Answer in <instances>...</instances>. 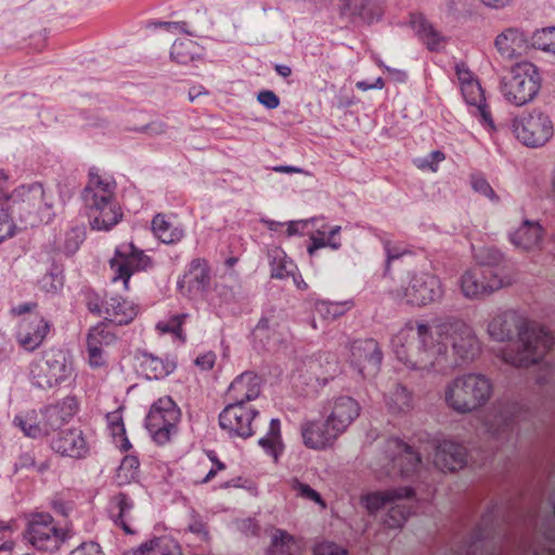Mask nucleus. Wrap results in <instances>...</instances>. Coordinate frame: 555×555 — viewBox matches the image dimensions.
I'll list each match as a JSON object with an SVG mask.
<instances>
[{"mask_svg":"<svg viewBox=\"0 0 555 555\" xmlns=\"http://www.w3.org/2000/svg\"><path fill=\"white\" fill-rule=\"evenodd\" d=\"M449 344L462 362L472 361L480 351L472 328L460 320L439 324H420L415 331L408 325L391 339L397 359L417 371H442Z\"/></svg>","mask_w":555,"mask_h":555,"instance_id":"1","label":"nucleus"},{"mask_svg":"<svg viewBox=\"0 0 555 555\" xmlns=\"http://www.w3.org/2000/svg\"><path fill=\"white\" fill-rule=\"evenodd\" d=\"M519 337L517 350L509 347L502 351L504 362L527 367L542 360L554 345L553 335L535 322H527L519 314H495L488 325L489 335L498 341Z\"/></svg>","mask_w":555,"mask_h":555,"instance_id":"2","label":"nucleus"},{"mask_svg":"<svg viewBox=\"0 0 555 555\" xmlns=\"http://www.w3.org/2000/svg\"><path fill=\"white\" fill-rule=\"evenodd\" d=\"M116 184L112 178L93 170L82 191V202L93 230L109 231L122 219V211L115 197Z\"/></svg>","mask_w":555,"mask_h":555,"instance_id":"3","label":"nucleus"},{"mask_svg":"<svg viewBox=\"0 0 555 555\" xmlns=\"http://www.w3.org/2000/svg\"><path fill=\"white\" fill-rule=\"evenodd\" d=\"M4 204L25 228L50 223L55 216L53 202L39 182L17 186L7 196Z\"/></svg>","mask_w":555,"mask_h":555,"instance_id":"4","label":"nucleus"},{"mask_svg":"<svg viewBox=\"0 0 555 555\" xmlns=\"http://www.w3.org/2000/svg\"><path fill=\"white\" fill-rule=\"evenodd\" d=\"M493 385L482 375L469 373L451 380L444 388V402L459 414L470 413L483 406L492 396Z\"/></svg>","mask_w":555,"mask_h":555,"instance_id":"5","label":"nucleus"},{"mask_svg":"<svg viewBox=\"0 0 555 555\" xmlns=\"http://www.w3.org/2000/svg\"><path fill=\"white\" fill-rule=\"evenodd\" d=\"M542 78L538 67L530 62H520L511 69V76L502 80L501 93L511 105L521 107L538 96Z\"/></svg>","mask_w":555,"mask_h":555,"instance_id":"6","label":"nucleus"},{"mask_svg":"<svg viewBox=\"0 0 555 555\" xmlns=\"http://www.w3.org/2000/svg\"><path fill=\"white\" fill-rule=\"evenodd\" d=\"M74 374L72 358L62 349L51 348L30 364V379L40 389H51L70 382Z\"/></svg>","mask_w":555,"mask_h":555,"instance_id":"7","label":"nucleus"},{"mask_svg":"<svg viewBox=\"0 0 555 555\" xmlns=\"http://www.w3.org/2000/svg\"><path fill=\"white\" fill-rule=\"evenodd\" d=\"M390 294L396 300L424 307L442 298L443 286L437 275L429 272H415L409 273L400 286L391 289Z\"/></svg>","mask_w":555,"mask_h":555,"instance_id":"8","label":"nucleus"},{"mask_svg":"<svg viewBox=\"0 0 555 555\" xmlns=\"http://www.w3.org/2000/svg\"><path fill=\"white\" fill-rule=\"evenodd\" d=\"M516 139L527 147L544 146L554 137L555 126L551 115L541 108H533L512 120Z\"/></svg>","mask_w":555,"mask_h":555,"instance_id":"9","label":"nucleus"},{"mask_svg":"<svg viewBox=\"0 0 555 555\" xmlns=\"http://www.w3.org/2000/svg\"><path fill=\"white\" fill-rule=\"evenodd\" d=\"M114 318H105L104 321L91 327L87 337V351L89 364L92 367H101L106 363V348L116 341L114 328L127 325L133 318L129 314H113Z\"/></svg>","mask_w":555,"mask_h":555,"instance_id":"10","label":"nucleus"},{"mask_svg":"<svg viewBox=\"0 0 555 555\" xmlns=\"http://www.w3.org/2000/svg\"><path fill=\"white\" fill-rule=\"evenodd\" d=\"M180 410L170 397L155 401L146 415L145 426L152 439L159 446L166 444L177 433Z\"/></svg>","mask_w":555,"mask_h":555,"instance_id":"11","label":"nucleus"},{"mask_svg":"<svg viewBox=\"0 0 555 555\" xmlns=\"http://www.w3.org/2000/svg\"><path fill=\"white\" fill-rule=\"evenodd\" d=\"M25 538L38 551L56 552L68 538L50 514H36L28 522Z\"/></svg>","mask_w":555,"mask_h":555,"instance_id":"12","label":"nucleus"},{"mask_svg":"<svg viewBox=\"0 0 555 555\" xmlns=\"http://www.w3.org/2000/svg\"><path fill=\"white\" fill-rule=\"evenodd\" d=\"M421 456L412 447L399 438L385 441L384 456L380 459V470L386 476H410L418 468Z\"/></svg>","mask_w":555,"mask_h":555,"instance_id":"13","label":"nucleus"},{"mask_svg":"<svg viewBox=\"0 0 555 555\" xmlns=\"http://www.w3.org/2000/svg\"><path fill=\"white\" fill-rule=\"evenodd\" d=\"M513 282L514 279L508 274L500 275L491 269L473 268L461 275L459 283L465 298L479 299Z\"/></svg>","mask_w":555,"mask_h":555,"instance_id":"14","label":"nucleus"},{"mask_svg":"<svg viewBox=\"0 0 555 555\" xmlns=\"http://www.w3.org/2000/svg\"><path fill=\"white\" fill-rule=\"evenodd\" d=\"M109 263L114 272L113 281H122L125 288H128L129 280L133 273L145 271L153 264L151 257L134 246L133 243L118 245Z\"/></svg>","mask_w":555,"mask_h":555,"instance_id":"15","label":"nucleus"},{"mask_svg":"<svg viewBox=\"0 0 555 555\" xmlns=\"http://www.w3.org/2000/svg\"><path fill=\"white\" fill-rule=\"evenodd\" d=\"M259 411L242 403H229L219 414L220 427L230 437L247 439L255 434Z\"/></svg>","mask_w":555,"mask_h":555,"instance_id":"16","label":"nucleus"},{"mask_svg":"<svg viewBox=\"0 0 555 555\" xmlns=\"http://www.w3.org/2000/svg\"><path fill=\"white\" fill-rule=\"evenodd\" d=\"M360 413L361 405L358 400L347 395L331 398L323 408V416L339 435L351 426Z\"/></svg>","mask_w":555,"mask_h":555,"instance_id":"17","label":"nucleus"},{"mask_svg":"<svg viewBox=\"0 0 555 555\" xmlns=\"http://www.w3.org/2000/svg\"><path fill=\"white\" fill-rule=\"evenodd\" d=\"M349 352L350 364L363 378L377 374L382 364L383 352L375 339L353 340L349 346Z\"/></svg>","mask_w":555,"mask_h":555,"instance_id":"18","label":"nucleus"},{"mask_svg":"<svg viewBox=\"0 0 555 555\" xmlns=\"http://www.w3.org/2000/svg\"><path fill=\"white\" fill-rule=\"evenodd\" d=\"M51 322L42 314H25L16 331L18 345L27 351H34L51 331Z\"/></svg>","mask_w":555,"mask_h":555,"instance_id":"19","label":"nucleus"},{"mask_svg":"<svg viewBox=\"0 0 555 555\" xmlns=\"http://www.w3.org/2000/svg\"><path fill=\"white\" fill-rule=\"evenodd\" d=\"M209 284L210 269L208 262L203 258L193 259L177 282L180 293L190 297L202 295Z\"/></svg>","mask_w":555,"mask_h":555,"instance_id":"20","label":"nucleus"},{"mask_svg":"<svg viewBox=\"0 0 555 555\" xmlns=\"http://www.w3.org/2000/svg\"><path fill=\"white\" fill-rule=\"evenodd\" d=\"M50 446L55 453L76 460L87 457L90 451L83 431L79 428L61 430L51 439Z\"/></svg>","mask_w":555,"mask_h":555,"instance_id":"21","label":"nucleus"},{"mask_svg":"<svg viewBox=\"0 0 555 555\" xmlns=\"http://www.w3.org/2000/svg\"><path fill=\"white\" fill-rule=\"evenodd\" d=\"M466 449L452 440H436L434 464L440 470L455 472L466 464Z\"/></svg>","mask_w":555,"mask_h":555,"instance_id":"22","label":"nucleus"},{"mask_svg":"<svg viewBox=\"0 0 555 555\" xmlns=\"http://www.w3.org/2000/svg\"><path fill=\"white\" fill-rule=\"evenodd\" d=\"M301 436L307 448L324 450L331 448L340 435L332 429L331 424L324 417L323 422L307 421L302 423Z\"/></svg>","mask_w":555,"mask_h":555,"instance_id":"23","label":"nucleus"},{"mask_svg":"<svg viewBox=\"0 0 555 555\" xmlns=\"http://www.w3.org/2000/svg\"><path fill=\"white\" fill-rule=\"evenodd\" d=\"M493 44L502 59L512 61L520 56L526 49L527 36L518 27H507L496 35Z\"/></svg>","mask_w":555,"mask_h":555,"instance_id":"24","label":"nucleus"},{"mask_svg":"<svg viewBox=\"0 0 555 555\" xmlns=\"http://www.w3.org/2000/svg\"><path fill=\"white\" fill-rule=\"evenodd\" d=\"M463 98L467 105L475 107L476 112L474 115L478 118L479 122L487 128L490 132L496 131V126L491 116V112L486 102L483 90L479 81L466 83L461 89Z\"/></svg>","mask_w":555,"mask_h":555,"instance_id":"25","label":"nucleus"},{"mask_svg":"<svg viewBox=\"0 0 555 555\" xmlns=\"http://www.w3.org/2000/svg\"><path fill=\"white\" fill-rule=\"evenodd\" d=\"M261 379L251 372H245L237 376L228 390L232 403L247 404L260 395Z\"/></svg>","mask_w":555,"mask_h":555,"instance_id":"26","label":"nucleus"},{"mask_svg":"<svg viewBox=\"0 0 555 555\" xmlns=\"http://www.w3.org/2000/svg\"><path fill=\"white\" fill-rule=\"evenodd\" d=\"M153 235L164 244L179 243L185 234L184 228L172 215L156 214L151 222Z\"/></svg>","mask_w":555,"mask_h":555,"instance_id":"27","label":"nucleus"},{"mask_svg":"<svg viewBox=\"0 0 555 555\" xmlns=\"http://www.w3.org/2000/svg\"><path fill=\"white\" fill-rule=\"evenodd\" d=\"M543 233V228L539 222L524 220L515 231L509 233V241L516 248L531 251L541 246Z\"/></svg>","mask_w":555,"mask_h":555,"instance_id":"28","label":"nucleus"},{"mask_svg":"<svg viewBox=\"0 0 555 555\" xmlns=\"http://www.w3.org/2000/svg\"><path fill=\"white\" fill-rule=\"evenodd\" d=\"M134 504L131 498L122 492L111 498L108 502V513L115 525L121 527L126 533H132V511Z\"/></svg>","mask_w":555,"mask_h":555,"instance_id":"29","label":"nucleus"},{"mask_svg":"<svg viewBox=\"0 0 555 555\" xmlns=\"http://www.w3.org/2000/svg\"><path fill=\"white\" fill-rule=\"evenodd\" d=\"M122 555H183L181 546L169 537H158L140 544Z\"/></svg>","mask_w":555,"mask_h":555,"instance_id":"30","label":"nucleus"},{"mask_svg":"<svg viewBox=\"0 0 555 555\" xmlns=\"http://www.w3.org/2000/svg\"><path fill=\"white\" fill-rule=\"evenodd\" d=\"M384 401L388 412L392 415L406 414L413 409L412 392L401 384H393L385 391Z\"/></svg>","mask_w":555,"mask_h":555,"instance_id":"31","label":"nucleus"},{"mask_svg":"<svg viewBox=\"0 0 555 555\" xmlns=\"http://www.w3.org/2000/svg\"><path fill=\"white\" fill-rule=\"evenodd\" d=\"M410 493L411 488L408 487L370 492L361 496V504L366 508V511L370 514H374L380 508L386 507L396 498L399 499L402 495H408Z\"/></svg>","mask_w":555,"mask_h":555,"instance_id":"32","label":"nucleus"},{"mask_svg":"<svg viewBox=\"0 0 555 555\" xmlns=\"http://www.w3.org/2000/svg\"><path fill=\"white\" fill-rule=\"evenodd\" d=\"M515 406L494 408L493 420L487 422L488 431L494 437H501L505 433L513 431L517 422L514 414Z\"/></svg>","mask_w":555,"mask_h":555,"instance_id":"33","label":"nucleus"},{"mask_svg":"<svg viewBox=\"0 0 555 555\" xmlns=\"http://www.w3.org/2000/svg\"><path fill=\"white\" fill-rule=\"evenodd\" d=\"M258 444L274 462H278L284 451V443L281 434V422L279 418H272L267 434L258 440Z\"/></svg>","mask_w":555,"mask_h":555,"instance_id":"34","label":"nucleus"},{"mask_svg":"<svg viewBox=\"0 0 555 555\" xmlns=\"http://www.w3.org/2000/svg\"><path fill=\"white\" fill-rule=\"evenodd\" d=\"M413 30L428 50L441 49L444 38L423 16H414L411 21Z\"/></svg>","mask_w":555,"mask_h":555,"instance_id":"35","label":"nucleus"},{"mask_svg":"<svg viewBox=\"0 0 555 555\" xmlns=\"http://www.w3.org/2000/svg\"><path fill=\"white\" fill-rule=\"evenodd\" d=\"M203 49L190 38L176 40L170 50V57L179 64H188L202 56Z\"/></svg>","mask_w":555,"mask_h":555,"instance_id":"36","label":"nucleus"},{"mask_svg":"<svg viewBox=\"0 0 555 555\" xmlns=\"http://www.w3.org/2000/svg\"><path fill=\"white\" fill-rule=\"evenodd\" d=\"M13 423L22 433L29 438L38 439L43 437L41 417L39 411L28 410L15 415Z\"/></svg>","mask_w":555,"mask_h":555,"instance_id":"37","label":"nucleus"},{"mask_svg":"<svg viewBox=\"0 0 555 555\" xmlns=\"http://www.w3.org/2000/svg\"><path fill=\"white\" fill-rule=\"evenodd\" d=\"M141 369L146 378L160 379L173 372L176 364L173 361L164 360L152 354H144L141 361Z\"/></svg>","mask_w":555,"mask_h":555,"instance_id":"38","label":"nucleus"},{"mask_svg":"<svg viewBox=\"0 0 555 555\" xmlns=\"http://www.w3.org/2000/svg\"><path fill=\"white\" fill-rule=\"evenodd\" d=\"M414 494V491L411 489V493L408 495H402L401 498H396L390 505V508L387 513V516L384 520L385 525L389 528H400L408 519V517L412 513V507L404 499H410Z\"/></svg>","mask_w":555,"mask_h":555,"instance_id":"39","label":"nucleus"},{"mask_svg":"<svg viewBox=\"0 0 555 555\" xmlns=\"http://www.w3.org/2000/svg\"><path fill=\"white\" fill-rule=\"evenodd\" d=\"M340 231V225H334L328 230L327 238H325L324 231L317 230V232L311 234L309 237L310 243L307 247L309 256H313L317 250L325 247H330L333 250H338L341 247V241L337 237Z\"/></svg>","mask_w":555,"mask_h":555,"instance_id":"40","label":"nucleus"},{"mask_svg":"<svg viewBox=\"0 0 555 555\" xmlns=\"http://www.w3.org/2000/svg\"><path fill=\"white\" fill-rule=\"evenodd\" d=\"M270 260L271 276L283 280L297 270L296 264L289 259L281 248H273L268 254Z\"/></svg>","mask_w":555,"mask_h":555,"instance_id":"41","label":"nucleus"},{"mask_svg":"<svg viewBox=\"0 0 555 555\" xmlns=\"http://www.w3.org/2000/svg\"><path fill=\"white\" fill-rule=\"evenodd\" d=\"M298 550V543L292 535L283 530H276L270 547V555H296Z\"/></svg>","mask_w":555,"mask_h":555,"instance_id":"42","label":"nucleus"},{"mask_svg":"<svg viewBox=\"0 0 555 555\" xmlns=\"http://www.w3.org/2000/svg\"><path fill=\"white\" fill-rule=\"evenodd\" d=\"M531 43L533 48L555 55V26L537 29Z\"/></svg>","mask_w":555,"mask_h":555,"instance_id":"43","label":"nucleus"},{"mask_svg":"<svg viewBox=\"0 0 555 555\" xmlns=\"http://www.w3.org/2000/svg\"><path fill=\"white\" fill-rule=\"evenodd\" d=\"M139 459L133 455H126L117 469L118 483H129L134 480L139 476Z\"/></svg>","mask_w":555,"mask_h":555,"instance_id":"44","label":"nucleus"},{"mask_svg":"<svg viewBox=\"0 0 555 555\" xmlns=\"http://www.w3.org/2000/svg\"><path fill=\"white\" fill-rule=\"evenodd\" d=\"M39 413L41 417L43 437L48 436L51 431L61 427L65 423L57 410V406H54V404L44 406L39 411Z\"/></svg>","mask_w":555,"mask_h":555,"instance_id":"45","label":"nucleus"},{"mask_svg":"<svg viewBox=\"0 0 555 555\" xmlns=\"http://www.w3.org/2000/svg\"><path fill=\"white\" fill-rule=\"evenodd\" d=\"M186 315L188 314H173L168 321L158 322L156 330L160 334H171L175 338L183 343L185 341V337L183 335L182 324Z\"/></svg>","mask_w":555,"mask_h":555,"instance_id":"46","label":"nucleus"},{"mask_svg":"<svg viewBox=\"0 0 555 555\" xmlns=\"http://www.w3.org/2000/svg\"><path fill=\"white\" fill-rule=\"evenodd\" d=\"M108 426L111 428L112 435L115 439H120V449L121 451H128L131 449V443L126 436V428L119 413L114 412L107 415Z\"/></svg>","mask_w":555,"mask_h":555,"instance_id":"47","label":"nucleus"},{"mask_svg":"<svg viewBox=\"0 0 555 555\" xmlns=\"http://www.w3.org/2000/svg\"><path fill=\"white\" fill-rule=\"evenodd\" d=\"M475 259L481 267L492 268L502 263L504 255L494 247H481L475 251Z\"/></svg>","mask_w":555,"mask_h":555,"instance_id":"48","label":"nucleus"},{"mask_svg":"<svg viewBox=\"0 0 555 555\" xmlns=\"http://www.w3.org/2000/svg\"><path fill=\"white\" fill-rule=\"evenodd\" d=\"M291 488L296 494L305 500L319 504L322 508H325L326 504L322 499L321 494L312 489L309 485L302 483L297 478L291 481Z\"/></svg>","mask_w":555,"mask_h":555,"instance_id":"49","label":"nucleus"},{"mask_svg":"<svg viewBox=\"0 0 555 555\" xmlns=\"http://www.w3.org/2000/svg\"><path fill=\"white\" fill-rule=\"evenodd\" d=\"M446 159V155L441 151H431L429 154L415 158L413 160L414 165L421 170H427L430 172H437L439 169L440 163Z\"/></svg>","mask_w":555,"mask_h":555,"instance_id":"50","label":"nucleus"},{"mask_svg":"<svg viewBox=\"0 0 555 555\" xmlns=\"http://www.w3.org/2000/svg\"><path fill=\"white\" fill-rule=\"evenodd\" d=\"M39 286L47 293H57L64 286V275L62 270L55 269L54 271L44 274L40 281Z\"/></svg>","mask_w":555,"mask_h":555,"instance_id":"51","label":"nucleus"},{"mask_svg":"<svg viewBox=\"0 0 555 555\" xmlns=\"http://www.w3.org/2000/svg\"><path fill=\"white\" fill-rule=\"evenodd\" d=\"M470 184L476 193H479L480 195L487 197L493 203L499 202V197L495 194L494 190L482 176L473 175L470 178Z\"/></svg>","mask_w":555,"mask_h":555,"instance_id":"52","label":"nucleus"},{"mask_svg":"<svg viewBox=\"0 0 555 555\" xmlns=\"http://www.w3.org/2000/svg\"><path fill=\"white\" fill-rule=\"evenodd\" d=\"M0 205V243L14 234V216Z\"/></svg>","mask_w":555,"mask_h":555,"instance_id":"53","label":"nucleus"},{"mask_svg":"<svg viewBox=\"0 0 555 555\" xmlns=\"http://www.w3.org/2000/svg\"><path fill=\"white\" fill-rule=\"evenodd\" d=\"M47 463H41L37 465L35 455L31 452H24L22 453L17 461L15 462V470H22V469H34L39 473L44 472L48 469Z\"/></svg>","mask_w":555,"mask_h":555,"instance_id":"54","label":"nucleus"},{"mask_svg":"<svg viewBox=\"0 0 555 555\" xmlns=\"http://www.w3.org/2000/svg\"><path fill=\"white\" fill-rule=\"evenodd\" d=\"M83 241L82 232L78 229H73L65 235L63 245V253L67 256L74 255L80 247Z\"/></svg>","mask_w":555,"mask_h":555,"instance_id":"55","label":"nucleus"},{"mask_svg":"<svg viewBox=\"0 0 555 555\" xmlns=\"http://www.w3.org/2000/svg\"><path fill=\"white\" fill-rule=\"evenodd\" d=\"M354 308V304L352 300L346 301H325L320 300L315 305V309L318 311H326V312H345Z\"/></svg>","mask_w":555,"mask_h":555,"instance_id":"56","label":"nucleus"},{"mask_svg":"<svg viewBox=\"0 0 555 555\" xmlns=\"http://www.w3.org/2000/svg\"><path fill=\"white\" fill-rule=\"evenodd\" d=\"M54 406H57L62 418L67 422L77 413L78 401L75 397H65L61 402L54 404Z\"/></svg>","mask_w":555,"mask_h":555,"instance_id":"57","label":"nucleus"},{"mask_svg":"<svg viewBox=\"0 0 555 555\" xmlns=\"http://www.w3.org/2000/svg\"><path fill=\"white\" fill-rule=\"evenodd\" d=\"M68 555H105V553L99 543L88 541L75 547Z\"/></svg>","mask_w":555,"mask_h":555,"instance_id":"58","label":"nucleus"},{"mask_svg":"<svg viewBox=\"0 0 555 555\" xmlns=\"http://www.w3.org/2000/svg\"><path fill=\"white\" fill-rule=\"evenodd\" d=\"M314 555H345L346 551L333 542H321L313 547Z\"/></svg>","mask_w":555,"mask_h":555,"instance_id":"59","label":"nucleus"},{"mask_svg":"<svg viewBox=\"0 0 555 555\" xmlns=\"http://www.w3.org/2000/svg\"><path fill=\"white\" fill-rule=\"evenodd\" d=\"M131 130L153 137L165 133L166 125L160 120H153L144 126L134 127Z\"/></svg>","mask_w":555,"mask_h":555,"instance_id":"60","label":"nucleus"},{"mask_svg":"<svg viewBox=\"0 0 555 555\" xmlns=\"http://www.w3.org/2000/svg\"><path fill=\"white\" fill-rule=\"evenodd\" d=\"M189 530L196 534L202 541H208L209 539L207 526L198 516L192 517L189 524Z\"/></svg>","mask_w":555,"mask_h":555,"instance_id":"61","label":"nucleus"},{"mask_svg":"<svg viewBox=\"0 0 555 555\" xmlns=\"http://www.w3.org/2000/svg\"><path fill=\"white\" fill-rule=\"evenodd\" d=\"M258 102L266 108L274 109L280 105L279 96L271 90H262L257 95Z\"/></svg>","mask_w":555,"mask_h":555,"instance_id":"62","label":"nucleus"},{"mask_svg":"<svg viewBox=\"0 0 555 555\" xmlns=\"http://www.w3.org/2000/svg\"><path fill=\"white\" fill-rule=\"evenodd\" d=\"M208 456L212 461L214 466L208 470L206 476L201 481H198L199 483H208L216 477L218 472L225 469V464L219 461L214 452H210Z\"/></svg>","mask_w":555,"mask_h":555,"instance_id":"63","label":"nucleus"},{"mask_svg":"<svg viewBox=\"0 0 555 555\" xmlns=\"http://www.w3.org/2000/svg\"><path fill=\"white\" fill-rule=\"evenodd\" d=\"M215 362L216 354L212 351H208L204 354H201L195 359V364L204 371L212 369Z\"/></svg>","mask_w":555,"mask_h":555,"instance_id":"64","label":"nucleus"}]
</instances>
